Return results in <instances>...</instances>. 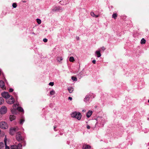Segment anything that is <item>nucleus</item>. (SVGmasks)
<instances>
[{
  "instance_id": "nucleus-34",
  "label": "nucleus",
  "mask_w": 149,
  "mask_h": 149,
  "mask_svg": "<svg viewBox=\"0 0 149 149\" xmlns=\"http://www.w3.org/2000/svg\"><path fill=\"white\" fill-rule=\"evenodd\" d=\"M13 91V89L12 88H10L9 89V91L10 92H12Z\"/></svg>"
},
{
  "instance_id": "nucleus-46",
  "label": "nucleus",
  "mask_w": 149,
  "mask_h": 149,
  "mask_svg": "<svg viewBox=\"0 0 149 149\" xmlns=\"http://www.w3.org/2000/svg\"><path fill=\"white\" fill-rule=\"evenodd\" d=\"M148 119L149 120V118H148Z\"/></svg>"
},
{
  "instance_id": "nucleus-5",
  "label": "nucleus",
  "mask_w": 149,
  "mask_h": 149,
  "mask_svg": "<svg viewBox=\"0 0 149 149\" xmlns=\"http://www.w3.org/2000/svg\"><path fill=\"white\" fill-rule=\"evenodd\" d=\"M7 109L6 107L4 106H2L0 109V114H4L7 112Z\"/></svg>"
},
{
  "instance_id": "nucleus-4",
  "label": "nucleus",
  "mask_w": 149,
  "mask_h": 149,
  "mask_svg": "<svg viewBox=\"0 0 149 149\" xmlns=\"http://www.w3.org/2000/svg\"><path fill=\"white\" fill-rule=\"evenodd\" d=\"M0 127L2 129H6L8 128V125L6 123L2 121L0 123Z\"/></svg>"
},
{
  "instance_id": "nucleus-11",
  "label": "nucleus",
  "mask_w": 149,
  "mask_h": 149,
  "mask_svg": "<svg viewBox=\"0 0 149 149\" xmlns=\"http://www.w3.org/2000/svg\"><path fill=\"white\" fill-rule=\"evenodd\" d=\"M93 113V111H92L89 110L86 113V116L88 118L90 117Z\"/></svg>"
},
{
  "instance_id": "nucleus-7",
  "label": "nucleus",
  "mask_w": 149,
  "mask_h": 149,
  "mask_svg": "<svg viewBox=\"0 0 149 149\" xmlns=\"http://www.w3.org/2000/svg\"><path fill=\"white\" fill-rule=\"evenodd\" d=\"M1 96L6 99H8L10 96L8 92H4L1 93Z\"/></svg>"
},
{
  "instance_id": "nucleus-37",
  "label": "nucleus",
  "mask_w": 149,
  "mask_h": 149,
  "mask_svg": "<svg viewBox=\"0 0 149 149\" xmlns=\"http://www.w3.org/2000/svg\"><path fill=\"white\" fill-rule=\"evenodd\" d=\"M92 63L93 64H95L96 63V61L95 60H93L92 61Z\"/></svg>"
},
{
  "instance_id": "nucleus-6",
  "label": "nucleus",
  "mask_w": 149,
  "mask_h": 149,
  "mask_svg": "<svg viewBox=\"0 0 149 149\" xmlns=\"http://www.w3.org/2000/svg\"><path fill=\"white\" fill-rule=\"evenodd\" d=\"M18 130V128L17 127L11 128L10 130V134L12 135H13L14 134L15 132Z\"/></svg>"
},
{
  "instance_id": "nucleus-15",
  "label": "nucleus",
  "mask_w": 149,
  "mask_h": 149,
  "mask_svg": "<svg viewBox=\"0 0 149 149\" xmlns=\"http://www.w3.org/2000/svg\"><path fill=\"white\" fill-rule=\"evenodd\" d=\"M91 16H92L93 17H98V16H99L98 15H95L93 12H91Z\"/></svg>"
},
{
  "instance_id": "nucleus-40",
  "label": "nucleus",
  "mask_w": 149,
  "mask_h": 149,
  "mask_svg": "<svg viewBox=\"0 0 149 149\" xmlns=\"http://www.w3.org/2000/svg\"><path fill=\"white\" fill-rule=\"evenodd\" d=\"M76 39H77V40H79V37H76Z\"/></svg>"
},
{
  "instance_id": "nucleus-30",
  "label": "nucleus",
  "mask_w": 149,
  "mask_h": 149,
  "mask_svg": "<svg viewBox=\"0 0 149 149\" xmlns=\"http://www.w3.org/2000/svg\"><path fill=\"white\" fill-rule=\"evenodd\" d=\"M24 119H22L20 120V124H23V123L24 122Z\"/></svg>"
},
{
  "instance_id": "nucleus-33",
  "label": "nucleus",
  "mask_w": 149,
  "mask_h": 149,
  "mask_svg": "<svg viewBox=\"0 0 149 149\" xmlns=\"http://www.w3.org/2000/svg\"><path fill=\"white\" fill-rule=\"evenodd\" d=\"M47 39L46 38H44L43 39V41L44 42H46L47 41Z\"/></svg>"
},
{
  "instance_id": "nucleus-14",
  "label": "nucleus",
  "mask_w": 149,
  "mask_h": 149,
  "mask_svg": "<svg viewBox=\"0 0 149 149\" xmlns=\"http://www.w3.org/2000/svg\"><path fill=\"white\" fill-rule=\"evenodd\" d=\"M15 116L14 115H11L10 116V119L11 121L15 119Z\"/></svg>"
},
{
  "instance_id": "nucleus-29",
  "label": "nucleus",
  "mask_w": 149,
  "mask_h": 149,
  "mask_svg": "<svg viewBox=\"0 0 149 149\" xmlns=\"http://www.w3.org/2000/svg\"><path fill=\"white\" fill-rule=\"evenodd\" d=\"M4 147V144L3 142L0 143V148H1Z\"/></svg>"
},
{
  "instance_id": "nucleus-42",
  "label": "nucleus",
  "mask_w": 149,
  "mask_h": 149,
  "mask_svg": "<svg viewBox=\"0 0 149 149\" xmlns=\"http://www.w3.org/2000/svg\"><path fill=\"white\" fill-rule=\"evenodd\" d=\"M22 1L23 2H24V3H25V2H26V1H23H23Z\"/></svg>"
},
{
  "instance_id": "nucleus-41",
  "label": "nucleus",
  "mask_w": 149,
  "mask_h": 149,
  "mask_svg": "<svg viewBox=\"0 0 149 149\" xmlns=\"http://www.w3.org/2000/svg\"><path fill=\"white\" fill-rule=\"evenodd\" d=\"M82 111L83 112H84L86 111V110H82Z\"/></svg>"
},
{
  "instance_id": "nucleus-8",
  "label": "nucleus",
  "mask_w": 149,
  "mask_h": 149,
  "mask_svg": "<svg viewBox=\"0 0 149 149\" xmlns=\"http://www.w3.org/2000/svg\"><path fill=\"white\" fill-rule=\"evenodd\" d=\"M6 102H7L9 104H12L14 102V98L12 97L9 99L7 100Z\"/></svg>"
},
{
  "instance_id": "nucleus-31",
  "label": "nucleus",
  "mask_w": 149,
  "mask_h": 149,
  "mask_svg": "<svg viewBox=\"0 0 149 149\" xmlns=\"http://www.w3.org/2000/svg\"><path fill=\"white\" fill-rule=\"evenodd\" d=\"M16 110H15H15H14V109H12L11 110V112H12V113L16 114Z\"/></svg>"
},
{
  "instance_id": "nucleus-23",
  "label": "nucleus",
  "mask_w": 149,
  "mask_h": 149,
  "mask_svg": "<svg viewBox=\"0 0 149 149\" xmlns=\"http://www.w3.org/2000/svg\"><path fill=\"white\" fill-rule=\"evenodd\" d=\"M19 111L22 112L24 111L23 109V108L21 107H18L17 109Z\"/></svg>"
},
{
  "instance_id": "nucleus-24",
  "label": "nucleus",
  "mask_w": 149,
  "mask_h": 149,
  "mask_svg": "<svg viewBox=\"0 0 149 149\" xmlns=\"http://www.w3.org/2000/svg\"><path fill=\"white\" fill-rule=\"evenodd\" d=\"M36 21L37 22L38 24H40L41 23V20L38 18H37L36 19Z\"/></svg>"
},
{
  "instance_id": "nucleus-1",
  "label": "nucleus",
  "mask_w": 149,
  "mask_h": 149,
  "mask_svg": "<svg viewBox=\"0 0 149 149\" xmlns=\"http://www.w3.org/2000/svg\"><path fill=\"white\" fill-rule=\"evenodd\" d=\"M71 115L72 117L76 118L78 120H80L81 117V113L80 112L77 111L72 112Z\"/></svg>"
},
{
  "instance_id": "nucleus-26",
  "label": "nucleus",
  "mask_w": 149,
  "mask_h": 149,
  "mask_svg": "<svg viewBox=\"0 0 149 149\" xmlns=\"http://www.w3.org/2000/svg\"><path fill=\"white\" fill-rule=\"evenodd\" d=\"M57 60L59 62H60L63 60L62 58V57H58L57 58Z\"/></svg>"
},
{
  "instance_id": "nucleus-22",
  "label": "nucleus",
  "mask_w": 149,
  "mask_h": 149,
  "mask_svg": "<svg viewBox=\"0 0 149 149\" xmlns=\"http://www.w3.org/2000/svg\"><path fill=\"white\" fill-rule=\"evenodd\" d=\"M69 61L71 62H73L74 61V59L73 57L71 56L69 58Z\"/></svg>"
},
{
  "instance_id": "nucleus-19",
  "label": "nucleus",
  "mask_w": 149,
  "mask_h": 149,
  "mask_svg": "<svg viewBox=\"0 0 149 149\" xmlns=\"http://www.w3.org/2000/svg\"><path fill=\"white\" fill-rule=\"evenodd\" d=\"M117 17V15L116 13H114L112 15V17L114 19H116Z\"/></svg>"
},
{
  "instance_id": "nucleus-3",
  "label": "nucleus",
  "mask_w": 149,
  "mask_h": 149,
  "mask_svg": "<svg viewBox=\"0 0 149 149\" xmlns=\"http://www.w3.org/2000/svg\"><path fill=\"white\" fill-rule=\"evenodd\" d=\"M22 145L20 143L18 144L17 145H13L10 146V148L11 149H22Z\"/></svg>"
},
{
  "instance_id": "nucleus-12",
  "label": "nucleus",
  "mask_w": 149,
  "mask_h": 149,
  "mask_svg": "<svg viewBox=\"0 0 149 149\" xmlns=\"http://www.w3.org/2000/svg\"><path fill=\"white\" fill-rule=\"evenodd\" d=\"M90 95H87L86 96L85 98L84 99V101L86 102H88L89 100V99L90 98Z\"/></svg>"
},
{
  "instance_id": "nucleus-25",
  "label": "nucleus",
  "mask_w": 149,
  "mask_h": 149,
  "mask_svg": "<svg viewBox=\"0 0 149 149\" xmlns=\"http://www.w3.org/2000/svg\"><path fill=\"white\" fill-rule=\"evenodd\" d=\"M17 4L15 3H13V4H12V6H13V7L14 8H16L17 7Z\"/></svg>"
},
{
  "instance_id": "nucleus-28",
  "label": "nucleus",
  "mask_w": 149,
  "mask_h": 149,
  "mask_svg": "<svg viewBox=\"0 0 149 149\" xmlns=\"http://www.w3.org/2000/svg\"><path fill=\"white\" fill-rule=\"evenodd\" d=\"M50 95H53L55 94V92L54 91L52 90V91H50Z\"/></svg>"
},
{
  "instance_id": "nucleus-43",
  "label": "nucleus",
  "mask_w": 149,
  "mask_h": 149,
  "mask_svg": "<svg viewBox=\"0 0 149 149\" xmlns=\"http://www.w3.org/2000/svg\"><path fill=\"white\" fill-rule=\"evenodd\" d=\"M62 133H60V135H62Z\"/></svg>"
},
{
  "instance_id": "nucleus-9",
  "label": "nucleus",
  "mask_w": 149,
  "mask_h": 149,
  "mask_svg": "<svg viewBox=\"0 0 149 149\" xmlns=\"http://www.w3.org/2000/svg\"><path fill=\"white\" fill-rule=\"evenodd\" d=\"M7 139L6 138V136H5V138L4 139V142L5 143V148L6 149H9L10 147L9 146H7Z\"/></svg>"
},
{
  "instance_id": "nucleus-38",
  "label": "nucleus",
  "mask_w": 149,
  "mask_h": 149,
  "mask_svg": "<svg viewBox=\"0 0 149 149\" xmlns=\"http://www.w3.org/2000/svg\"><path fill=\"white\" fill-rule=\"evenodd\" d=\"M87 128L88 129H89L90 128V127L89 125H88L87 126Z\"/></svg>"
},
{
  "instance_id": "nucleus-39",
  "label": "nucleus",
  "mask_w": 149,
  "mask_h": 149,
  "mask_svg": "<svg viewBox=\"0 0 149 149\" xmlns=\"http://www.w3.org/2000/svg\"><path fill=\"white\" fill-rule=\"evenodd\" d=\"M68 100H72V97H68Z\"/></svg>"
},
{
  "instance_id": "nucleus-17",
  "label": "nucleus",
  "mask_w": 149,
  "mask_h": 149,
  "mask_svg": "<svg viewBox=\"0 0 149 149\" xmlns=\"http://www.w3.org/2000/svg\"><path fill=\"white\" fill-rule=\"evenodd\" d=\"M68 90L69 93H72L74 89L73 88L70 87L68 88Z\"/></svg>"
},
{
  "instance_id": "nucleus-20",
  "label": "nucleus",
  "mask_w": 149,
  "mask_h": 149,
  "mask_svg": "<svg viewBox=\"0 0 149 149\" xmlns=\"http://www.w3.org/2000/svg\"><path fill=\"white\" fill-rule=\"evenodd\" d=\"M4 102V100L2 97H0V105L3 104Z\"/></svg>"
},
{
  "instance_id": "nucleus-44",
  "label": "nucleus",
  "mask_w": 149,
  "mask_h": 149,
  "mask_svg": "<svg viewBox=\"0 0 149 149\" xmlns=\"http://www.w3.org/2000/svg\"><path fill=\"white\" fill-rule=\"evenodd\" d=\"M1 130L0 129V134H1Z\"/></svg>"
},
{
  "instance_id": "nucleus-21",
  "label": "nucleus",
  "mask_w": 149,
  "mask_h": 149,
  "mask_svg": "<svg viewBox=\"0 0 149 149\" xmlns=\"http://www.w3.org/2000/svg\"><path fill=\"white\" fill-rule=\"evenodd\" d=\"M146 40L143 38L141 40V44H143L146 43Z\"/></svg>"
},
{
  "instance_id": "nucleus-13",
  "label": "nucleus",
  "mask_w": 149,
  "mask_h": 149,
  "mask_svg": "<svg viewBox=\"0 0 149 149\" xmlns=\"http://www.w3.org/2000/svg\"><path fill=\"white\" fill-rule=\"evenodd\" d=\"M4 86V82L2 81H0V87L3 88Z\"/></svg>"
},
{
  "instance_id": "nucleus-36",
  "label": "nucleus",
  "mask_w": 149,
  "mask_h": 149,
  "mask_svg": "<svg viewBox=\"0 0 149 149\" xmlns=\"http://www.w3.org/2000/svg\"><path fill=\"white\" fill-rule=\"evenodd\" d=\"M101 49H102V50L103 51H104L105 49V48L104 47H101Z\"/></svg>"
},
{
  "instance_id": "nucleus-18",
  "label": "nucleus",
  "mask_w": 149,
  "mask_h": 149,
  "mask_svg": "<svg viewBox=\"0 0 149 149\" xmlns=\"http://www.w3.org/2000/svg\"><path fill=\"white\" fill-rule=\"evenodd\" d=\"M18 107V105L17 104H14L13 105V109L15 111L16 110V109H17Z\"/></svg>"
},
{
  "instance_id": "nucleus-35",
  "label": "nucleus",
  "mask_w": 149,
  "mask_h": 149,
  "mask_svg": "<svg viewBox=\"0 0 149 149\" xmlns=\"http://www.w3.org/2000/svg\"><path fill=\"white\" fill-rule=\"evenodd\" d=\"M54 130L55 131H57V130H56L55 129H56V127H57L56 126V125L54 126Z\"/></svg>"
},
{
  "instance_id": "nucleus-16",
  "label": "nucleus",
  "mask_w": 149,
  "mask_h": 149,
  "mask_svg": "<svg viewBox=\"0 0 149 149\" xmlns=\"http://www.w3.org/2000/svg\"><path fill=\"white\" fill-rule=\"evenodd\" d=\"M95 54L97 55V57L98 58L100 57L101 56V54L100 51H97L95 52Z\"/></svg>"
},
{
  "instance_id": "nucleus-2",
  "label": "nucleus",
  "mask_w": 149,
  "mask_h": 149,
  "mask_svg": "<svg viewBox=\"0 0 149 149\" xmlns=\"http://www.w3.org/2000/svg\"><path fill=\"white\" fill-rule=\"evenodd\" d=\"M16 139L19 142H20L21 141H23L24 140V138L21 136V132H19L17 133Z\"/></svg>"
},
{
  "instance_id": "nucleus-45",
  "label": "nucleus",
  "mask_w": 149,
  "mask_h": 149,
  "mask_svg": "<svg viewBox=\"0 0 149 149\" xmlns=\"http://www.w3.org/2000/svg\"><path fill=\"white\" fill-rule=\"evenodd\" d=\"M148 102H149V100H148Z\"/></svg>"
},
{
  "instance_id": "nucleus-27",
  "label": "nucleus",
  "mask_w": 149,
  "mask_h": 149,
  "mask_svg": "<svg viewBox=\"0 0 149 149\" xmlns=\"http://www.w3.org/2000/svg\"><path fill=\"white\" fill-rule=\"evenodd\" d=\"M74 81H76L77 80V78L73 76L71 78Z\"/></svg>"
},
{
  "instance_id": "nucleus-10",
  "label": "nucleus",
  "mask_w": 149,
  "mask_h": 149,
  "mask_svg": "<svg viewBox=\"0 0 149 149\" xmlns=\"http://www.w3.org/2000/svg\"><path fill=\"white\" fill-rule=\"evenodd\" d=\"M91 146L88 145H84L82 147L83 149H90L91 148Z\"/></svg>"
},
{
  "instance_id": "nucleus-32",
  "label": "nucleus",
  "mask_w": 149,
  "mask_h": 149,
  "mask_svg": "<svg viewBox=\"0 0 149 149\" xmlns=\"http://www.w3.org/2000/svg\"><path fill=\"white\" fill-rule=\"evenodd\" d=\"M54 83L53 82H50L49 83V85L50 86H52L54 85Z\"/></svg>"
}]
</instances>
